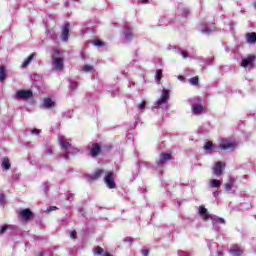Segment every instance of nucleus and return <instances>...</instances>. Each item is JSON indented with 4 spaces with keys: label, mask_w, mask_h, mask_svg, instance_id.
<instances>
[{
    "label": "nucleus",
    "mask_w": 256,
    "mask_h": 256,
    "mask_svg": "<svg viewBox=\"0 0 256 256\" xmlns=\"http://www.w3.org/2000/svg\"><path fill=\"white\" fill-rule=\"evenodd\" d=\"M52 65L56 71H63L64 60L61 57V52L59 50H54L52 55Z\"/></svg>",
    "instance_id": "1"
},
{
    "label": "nucleus",
    "mask_w": 256,
    "mask_h": 256,
    "mask_svg": "<svg viewBox=\"0 0 256 256\" xmlns=\"http://www.w3.org/2000/svg\"><path fill=\"white\" fill-rule=\"evenodd\" d=\"M199 101H201L199 98H193L191 99V103H192V113L194 115H201V112L205 110V108L203 107V105L198 104Z\"/></svg>",
    "instance_id": "2"
},
{
    "label": "nucleus",
    "mask_w": 256,
    "mask_h": 256,
    "mask_svg": "<svg viewBox=\"0 0 256 256\" xmlns=\"http://www.w3.org/2000/svg\"><path fill=\"white\" fill-rule=\"evenodd\" d=\"M169 101V90L163 89L161 97L157 100L156 104V109H159L161 105H167V102Z\"/></svg>",
    "instance_id": "3"
},
{
    "label": "nucleus",
    "mask_w": 256,
    "mask_h": 256,
    "mask_svg": "<svg viewBox=\"0 0 256 256\" xmlns=\"http://www.w3.org/2000/svg\"><path fill=\"white\" fill-rule=\"evenodd\" d=\"M16 99H31L33 92L31 90H20L15 94Z\"/></svg>",
    "instance_id": "4"
},
{
    "label": "nucleus",
    "mask_w": 256,
    "mask_h": 256,
    "mask_svg": "<svg viewBox=\"0 0 256 256\" xmlns=\"http://www.w3.org/2000/svg\"><path fill=\"white\" fill-rule=\"evenodd\" d=\"M256 61L255 55H249L246 58H243L241 62V67H253V63Z\"/></svg>",
    "instance_id": "5"
},
{
    "label": "nucleus",
    "mask_w": 256,
    "mask_h": 256,
    "mask_svg": "<svg viewBox=\"0 0 256 256\" xmlns=\"http://www.w3.org/2000/svg\"><path fill=\"white\" fill-rule=\"evenodd\" d=\"M104 182L106 183L107 187H109V189H115V180L113 179V172L106 173Z\"/></svg>",
    "instance_id": "6"
},
{
    "label": "nucleus",
    "mask_w": 256,
    "mask_h": 256,
    "mask_svg": "<svg viewBox=\"0 0 256 256\" xmlns=\"http://www.w3.org/2000/svg\"><path fill=\"white\" fill-rule=\"evenodd\" d=\"M223 169H225V164L223 162H216L213 167V174L219 177L223 175Z\"/></svg>",
    "instance_id": "7"
},
{
    "label": "nucleus",
    "mask_w": 256,
    "mask_h": 256,
    "mask_svg": "<svg viewBox=\"0 0 256 256\" xmlns=\"http://www.w3.org/2000/svg\"><path fill=\"white\" fill-rule=\"evenodd\" d=\"M58 141L65 153L71 149V143H69V141H67V139H65L63 136H58Z\"/></svg>",
    "instance_id": "8"
},
{
    "label": "nucleus",
    "mask_w": 256,
    "mask_h": 256,
    "mask_svg": "<svg viewBox=\"0 0 256 256\" xmlns=\"http://www.w3.org/2000/svg\"><path fill=\"white\" fill-rule=\"evenodd\" d=\"M220 149H223L224 151H229L230 149H235V143L229 142L228 140H223L220 143Z\"/></svg>",
    "instance_id": "9"
},
{
    "label": "nucleus",
    "mask_w": 256,
    "mask_h": 256,
    "mask_svg": "<svg viewBox=\"0 0 256 256\" xmlns=\"http://www.w3.org/2000/svg\"><path fill=\"white\" fill-rule=\"evenodd\" d=\"M61 39H62V41H68V39H69V23H65L63 25Z\"/></svg>",
    "instance_id": "10"
},
{
    "label": "nucleus",
    "mask_w": 256,
    "mask_h": 256,
    "mask_svg": "<svg viewBox=\"0 0 256 256\" xmlns=\"http://www.w3.org/2000/svg\"><path fill=\"white\" fill-rule=\"evenodd\" d=\"M55 106V102L51 100V98H45L41 104L42 109H51V107Z\"/></svg>",
    "instance_id": "11"
},
{
    "label": "nucleus",
    "mask_w": 256,
    "mask_h": 256,
    "mask_svg": "<svg viewBox=\"0 0 256 256\" xmlns=\"http://www.w3.org/2000/svg\"><path fill=\"white\" fill-rule=\"evenodd\" d=\"M99 153H101V146L99 144H93L92 148L90 150V155L92 157H97V155H99Z\"/></svg>",
    "instance_id": "12"
},
{
    "label": "nucleus",
    "mask_w": 256,
    "mask_h": 256,
    "mask_svg": "<svg viewBox=\"0 0 256 256\" xmlns=\"http://www.w3.org/2000/svg\"><path fill=\"white\" fill-rule=\"evenodd\" d=\"M19 215L21 217H23V219L25 221H29V219H31V215H33V213L29 209H23V210H20Z\"/></svg>",
    "instance_id": "13"
},
{
    "label": "nucleus",
    "mask_w": 256,
    "mask_h": 256,
    "mask_svg": "<svg viewBox=\"0 0 256 256\" xmlns=\"http://www.w3.org/2000/svg\"><path fill=\"white\" fill-rule=\"evenodd\" d=\"M167 161H171V154L162 153L160 155V160L158 161V165H163V163H167Z\"/></svg>",
    "instance_id": "14"
},
{
    "label": "nucleus",
    "mask_w": 256,
    "mask_h": 256,
    "mask_svg": "<svg viewBox=\"0 0 256 256\" xmlns=\"http://www.w3.org/2000/svg\"><path fill=\"white\" fill-rule=\"evenodd\" d=\"M199 214L204 218L205 221H207V219H211V215H209L207 208H204L203 206L199 207Z\"/></svg>",
    "instance_id": "15"
},
{
    "label": "nucleus",
    "mask_w": 256,
    "mask_h": 256,
    "mask_svg": "<svg viewBox=\"0 0 256 256\" xmlns=\"http://www.w3.org/2000/svg\"><path fill=\"white\" fill-rule=\"evenodd\" d=\"M221 185H222L221 180L210 179L209 181V187H211L212 189H219Z\"/></svg>",
    "instance_id": "16"
},
{
    "label": "nucleus",
    "mask_w": 256,
    "mask_h": 256,
    "mask_svg": "<svg viewBox=\"0 0 256 256\" xmlns=\"http://www.w3.org/2000/svg\"><path fill=\"white\" fill-rule=\"evenodd\" d=\"M79 153V149L74 148L73 146L63 155L64 159H69V155H77Z\"/></svg>",
    "instance_id": "17"
},
{
    "label": "nucleus",
    "mask_w": 256,
    "mask_h": 256,
    "mask_svg": "<svg viewBox=\"0 0 256 256\" xmlns=\"http://www.w3.org/2000/svg\"><path fill=\"white\" fill-rule=\"evenodd\" d=\"M246 41H247V43H250V44L256 43V33L255 32L247 33Z\"/></svg>",
    "instance_id": "18"
},
{
    "label": "nucleus",
    "mask_w": 256,
    "mask_h": 256,
    "mask_svg": "<svg viewBox=\"0 0 256 256\" xmlns=\"http://www.w3.org/2000/svg\"><path fill=\"white\" fill-rule=\"evenodd\" d=\"M230 253L233 255V256H241L243 255V250H241L239 247L237 246H233L231 249H230Z\"/></svg>",
    "instance_id": "19"
},
{
    "label": "nucleus",
    "mask_w": 256,
    "mask_h": 256,
    "mask_svg": "<svg viewBox=\"0 0 256 256\" xmlns=\"http://www.w3.org/2000/svg\"><path fill=\"white\" fill-rule=\"evenodd\" d=\"M2 167L3 169H5L6 171H9V169H11V162L9 161V158L4 157L2 159Z\"/></svg>",
    "instance_id": "20"
},
{
    "label": "nucleus",
    "mask_w": 256,
    "mask_h": 256,
    "mask_svg": "<svg viewBox=\"0 0 256 256\" xmlns=\"http://www.w3.org/2000/svg\"><path fill=\"white\" fill-rule=\"evenodd\" d=\"M35 59V53H32L22 64V69H25V67L29 66L31 64V61Z\"/></svg>",
    "instance_id": "21"
},
{
    "label": "nucleus",
    "mask_w": 256,
    "mask_h": 256,
    "mask_svg": "<svg viewBox=\"0 0 256 256\" xmlns=\"http://www.w3.org/2000/svg\"><path fill=\"white\" fill-rule=\"evenodd\" d=\"M5 79H7V72L4 66H0V81L3 82Z\"/></svg>",
    "instance_id": "22"
},
{
    "label": "nucleus",
    "mask_w": 256,
    "mask_h": 256,
    "mask_svg": "<svg viewBox=\"0 0 256 256\" xmlns=\"http://www.w3.org/2000/svg\"><path fill=\"white\" fill-rule=\"evenodd\" d=\"M124 35H125V41H131V39H133V33L129 28L125 30Z\"/></svg>",
    "instance_id": "23"
},
{
    "label": "nucleus",
    "mask_w": 256,
    "mask_h": 256,
    "mask_svg": "<svg viewBox=\"0 0 256 256\" xmlns=\"http://www.w3.org/2000/svg\"><path fill=\"white\" fill-rule=\"evenodd\" d=\"M102 175H103V170L98 169L95 171V173L92 176H90V179L92 180L99 179V177H101Z\"/></svg>",
    "instance_id": "24"
},
{
    "label": "nucleus",
    "mask_w": 256,
    "mask_h": 256,
    "mask_svg": "<svg viewBox=\"0 0 256 256\" xmlns=\"http://www.w3.org/2000/svg\"><path fill=\"white\" fill-rule=\"evenodd\" d=\"M235 187V180H230L228 183L225 184L226 191H231Z\"/></svg>",
    "instance_id": "25"
},
{
    "label": "nucleus",
    "mask_w": 256,
    "mask_h": 256,
    "mask_svg": "<svg viewBox=\"0 0 256 256\" xmlns=\"http://www.w3.org/2000/svg\"><path fill=\"white\" fill-rule=\"evenodd\" d=\"M211 219H212L213 225H215V223H221L222 225H225V219L223 218L216 217Z\"/></svg>",
    "instance_id": "26"
},
{
    "label": "nucleus",
    "mask_w": 256,
    "mask_h": 256,
    "mask_svg": "<svg viewBox=\"0 0 256 256\" xmlns=\"http://www.w3.org/2000/svg\"><path fill=\"white\" fill-rule=\"evenodd\" d=\"M155 77L157 79V82L159 83V81H161V78L163 77V71L161 69L157 70Z\"/></svg>",
    "instance_id": "27"
},
{
    "label": "nucleus",
    "mask_w": 256,
    "mask_h": 256,
    "mask_svg": "<svg viewBox=\"0 0 256 256\" xmlns=\"http://www.w3.org/2000/svg\"><path fill=\"white\" fill-rule=\"evenodd\" d=\"M189 83L192 85H199V77H193L189 79Z\"/></svg>",
    "instance_id": "28"
},
{
    "label": "nucleus",
    "mask_w": 256,
    "mask_h": 256,
    "mask_svg": "<svg viewBox=\"0 0 256 256\" xmlns=\"http://www.w3.org/2000/svg\"><path fill=\"white\" fill-rule=\"evenodd\" d=\"M82 71H84L85 73H90V71H93V66L85 65L83 66Z\"/></svg>",
    "instance_id": "29"
},
{
    "label": "nucleus",
    "mask_w": 256,
    "mask_h": 256,
    "mask_svg": "<svg viewBox=\"0 0 256 256\" xmlns=\"http://www.w3.org/2000/svg\"><path fill=\"white\" fill-rule=\"evenodd\" d=\"M204 149L205 151H211V149H213V143L206 142V144L204 145Z\"/></svg>",
    "instance_id": "30"
},
{
    "label": "nucleus",
    "mask_w": 256,
    "mask_h": 256,
    "mask_svg": "<svg viewBox=\"0 0 256 256\" xmlns=\"http://www.w3.org/2000/svg\"><path fill=\"white\" fill-rule=\"evenodd\" d=\"M145 105H147V102L143 100L142 103L138 105L139 111H145Z\"/></svg>",
    "instance_id": "31"
},
{
    "label": "nucleus",
    "mask_w": 256,
    "mask_h": 256,
    "mask_svg": "<svg viewBox=\"0 0 256 256\" xmlns=\"http://www.w3.org/2000/svg\"><path fill=\"white\" fill-rule=\"evenodd\" d=\"M93 45L96 47H103V42L101 40H94Z\"/></svg>",
    "instance_id": "32"
},
{
    "label": "nucleus",
    "mask_w": 256,
    "mask_h": 256,
    "mask_svg": "<svg viewBox=\"0 0 256 256\" xmlns=\"http://www.w3.org/2000/svg\"><path fill=\"white\" fill-rule=\"evenodd\" d=\"M94 253H95L96 255H101V253H103V248H101V247H96V248L94 249Z\"/></svg>",
    "instance_id": "33"
},
{
    "label": "nucleus",
    "mask_w": 256,
    "mask_h": 256,
    "mask_svg": "<svg viewBox=\"0 0 256 256\" xmlns=\"http://www.w3.org/2000/svg\"><path fill=\"white\" fill-rule=\"evenodd\" d=\"M79 86V84L77 82H71L70 83V89H72V91H75V89Z\"/></svg>",
    "instance_id": "34"
},
{
    "label": "nucleus",
    "mask_w": 256,
    "mask_h": 256,
    "mask_svg": "<svg viewBox=\"0 0 256 256\" xmlns=\"http://www.w3.org/2000/svg\"><path fill=\"white\" fill-rule=\"evenodd\" d=\"M5 203V194L0 192V205H4Z\"/></svg>",
    "instance_id": "35"
},
{
    "label": "nucleus",
    "mask_w": 256,
    "mask_h": 256,
    "mask_svg": "<svg viewBox=\"0 0 256 256\" xmlns=\"http://www.w3.org/2000/svg\"><path fill=\"white\" fill-rule=\"evenodd\" d=\"M32 135H39V133H41V130L34 128L31 130Z\"/></svg>",
    "instance_id": "36"
},
{
    "label": "nucleus",
    "mask_w": 256,
    "mask_h": 256,
    "mask_svg": "<svg viewBox=\"0 0 256 256\" xmlns=\"http://www.w3.org/2000/svg\"><path fill=\"white\" fill-rule=\"evenodd\" d=\"M7 231V226H0V235H3Z\"/></svg>",
    "instance_id": "37"
},
{
    "label": "nucleus",
    "mask_w": 256,
    "mask_h": 256,
    "mask_svg": "<svg viewBox=\"0 0 256 256\" xmlns=\"http://www.w3.org/2000/svg\"><path fill=\"white\" fill-rule=\"evenodd\" d=\"M179 256H191V254H189V252H185V251H180L178 252Z\"/></svg>",
    "instance_id": "38"
},
{
    "label": "nucleus",
    "mask_w": 256,
    "mask_h": 256,
    "mask_svg": "<svg viewBox=\"0 0 256 256\" xmlns=\"http://www.w3.org/2000/svg\"><path fill=\"white\" fill-rule=\"evenodd\" d=\"M70 237H71V239H75V237H77V232L76 231H72L70 233Z\"/></svg>",
    "instance_id": "39"
},
{
    "label": "nucleus",
    "mask_w": 256,
    "mask_h": 256,
    "mask_svg": "<svg viewBox=\"0 0 256 256\" xmlns=\"http://www.w3.org/2000/svg\"><path fill=\"white\" fill-rule=\"evenodd\" d=\"M181 55H182L183 59H187V57H189V54L185 51H182Z\"/></svg>",
    "instance_id": "40"
},
{
    "label": "nucleus",
    "mask_w": 256,
    "mask_h": 256,
    "mask_svg": "<svg viewBox=\"0 0 256 256\" xmlns=\"http://www.w3.org/2000/svg\"><path fill=\"white\" fill-rule=\"evenodd\" d=\"M142 255L149 256V250H142Z\"/></svg>",
    "instance_id": "41"
},
{
    "label": "nucleus",
    "mask_w": 256,
    "mask_h": 256,
    "mask_svg": "<svg viewBox=\"0 0 256 256\" xmlns=\"http://www.w3.org/2000/svg\"><path fill=\"white\" fill-rule=\"evenodd\" d=\"M202 33H211V30H208L207 28H203Z\"/></svg>",
    "instance_id": "42"
},
{
    "label": "nucleus",
    "mask_w": 256,
    "mask_h": 256,
    "mask_svg": "<svg viewBox=\"0 0 256 256\" xmlns=\"http://www.w3.org/2000/svg\"><path fill=\"white\" fill-rule=\"evenodd\" d=\"M44 191H45V193H46V195H47V193H48V191H49V185L45 184Z\"/></svg>",
    "instance_id": "43"
},
{
    "label": "nucleus",
    "mask_w": 256,
    "mask_h": 256,
    "mask_svg": "<svg viewBox=\"0 0 256 256\" xmlns=\"http://www.w3.org/2000/svg\"><path fill=\"white\" fill-rule=\"evenodd\" d=\"M55 209H57V207L51 206V207L48 209V211H55Z\"/></svg>",
    "instance_id": "44"
},
{
    "label": "nucleus",
    "mask_w": 256,
    "mask_h": 256,
    "mask_svg": "<svg viewBox=\"0 0 256 256\" xmlns=\"http://www.w3.org/2000/svg\"><path fill=\"white\" fill-rule=\"evenodd\" d=\"M142 3H149V0H142Z\"/></svg>",
    "instance_id": "45"
},
{
    "label": "nucleus",
    "mask_w": 256,
    "mask_h": 256,
    "mask_svg": "<svg viewBox=\"0 0 256 256\" xmlns=\"http://www.w3.org/2000/svg\"><path fill=\"white\" fill-rule=\"evenodd\" d=\"M213 195H214V197H217V192H214Z\"/></svg>",
    "instance_id": "46"
},
{
    "label": "nucleus",
    "mask_w": 256,
    "mask_h": 256,
    "mask_svg": "<svg viewBox=\"0 0 256 256\" xmlns=\"http://www.w3.org/2000/svg\"><path fill=\"white\" fill-rule=\"evenodd\" d=\"M104 256H111V254H109V253H106V254H104Z\"/></svg>",
    "instance_id": "47"
},
{
    "label": "nucleus",
    "mask_w": 256,
    "mask_h": 256,
    "mask_svg": "<svg viewBox=\"0 0 256 256\" xmlns=\"http://www.w3.org/2000/svg\"><path fill=\"white\" fill-rule=\"evenodd\" d=\"M179 79H183V76H180Z\"/></svg>",
    "instance_id": "48"
}]
</instances>
